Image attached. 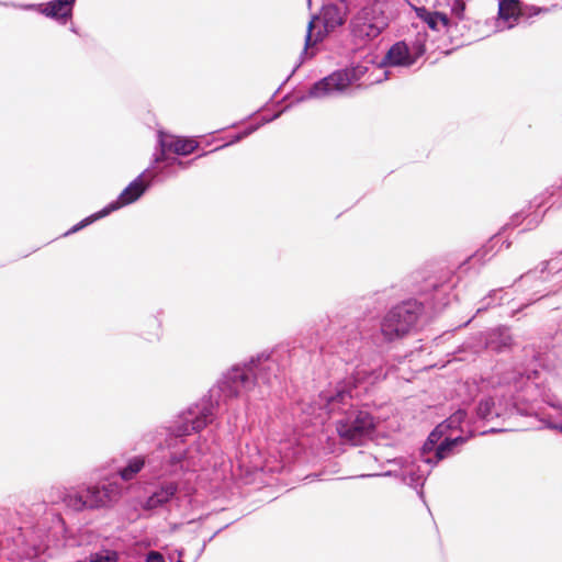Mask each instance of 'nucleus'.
I'll list each match as a JSON object with an SVG mask.
<instances>
[{"label": "nucleus", "instance_id": "nucleus-22", "mask_svg": "<svg viewBox=\"0 0 562 562\" xmlns=\"http://www.w3.org/2000/svg\"><path fill=\"white\" fill-rule=\"evenodd\" d=\"M75 562H122L121 553L111 548L101 547L91 552L88 557Z\"/></svg>", "mask_w": 562, "mask_h": 562}, {"label": "nucleus", "instance_id": "nucleus-7", "mask_svg": "<svg viewBox=\"0 0 562 562\" xmlns=\"http://www.w3.org/2000/svg\"><path fill=\"white\" fill-rule=\"evenodd\" d=\"M503 234V232L498 231L497 234L492 236L486 244H484L480 249H477L471 258L468 259V261L461 263L458 268V271L456 273L451 271H446L445 273L452 274L453 281L456 282L454 286V293H453V300L461 302L464 301L467 303H472L479 299L481 295L480 293L474 292V285H468L464 284V292L462 293L460 286L462 283V276L467 273L469 270L473 269L475 263H480V266H483L485 262L491 260L501 249L502 247H505L508 249L512 246V241L508 239H505L502 241L499 246V237Z\"/></svg>", "mask_w": 562, "mask_h": 562}, {"label": "nucleus", "instance_id": "nucleus-42", "mask_svg": "<svg viewBox=\"0 0 562 562\" xmlns=\"http://www.w3.org/2000/svg\"><path fill=\"white\" fill-rule=\"evenodd\" d=\"M382 80L381 79H375L374 82L379 83L381 82Z\"/></svg>", "mask_w": 562, "mask_h": 562}, {"label": "nucleus", "instance_id": "nucleus-2", "mask_svg": "<svg viewBox=\"0 0 562 562\" xmlns=\"http://www.w3.org/2000/svg\"><path fill=\"white\" fill-rule=\"evenodd\" d=\"M456 282L452 274L441 273L429 279L419 290L424 301L407 299L392 306L372 328L362 325L344 327L338 334L342 360L353 367L345 376L322 390L317 397L301 405L302 423L323 427L330 420L339 439L350 446L363 445L373 434L376 423L367 409L369 403L362 397L385 380L394 366L371 350L396 341L408 335L428 307L434 313L442 312L453 299Z\"/></svg>", "mask_w": 562, "mask_h": 562}, {"label": "nucleus", "instance_id": "nucleus-43", "mask_svg": "<svg viewBox=\"0 0 562 562\" xmlns=\"http://www.w3.org/2000/svg\"><path fill=\"white\" fill-rule=\"evenodd\" d=\"M0 4H2V5H8V3H5V2H0Z\"/></svg>", "mask_w": 562, "mask_h": 562}, {"label": "nucleus", "instance_id": "nucleus-10", "mask_svg": "<svg viewBox=\"0 0 562 562\" xmlns=\"http://www.w3.org/2000/svg\"><path fill=\"white\" fill-rule=\"evenodd\" d=\"M449 12L441 10L440 1L437 0L434 10L422 5L415 7L416 16L431 31L439 32L445 29L451 36L458 32L459 22L465 18V3L464 0H445Z\"/></svg>", "mask_w": 562, "mask_h": 562}, {"label": "nucleus", "instance_id": "nucleus-24", "mask_svg": "<svg viewBox=\"0 0 562 562\" xmlns=\"http://www.w3.org/2000/svg\"><path fill=\"white\" fill-rule=\"evenodd\" d=\"M258 128H259V125H254L252 123H248L241 130H239V131L228 135L226 143H224L221 146L215 147L211 151L212 153L218 151V150L224 149V148H226L228 146L235 145V144L241 142L243 139H245L246 137H248L249 135H251L252 133H255Z\"/></svg>", "mask_w": 562, "mask_h": 562}, {"label": "nucleus", "instance_id": "nucleus-34", "mask_svg": "<svg viewBox=\"0 0 562 562\" xmlns=\"http://www.w3.org/2000/svg\"><path fill=\"white\" fill-rule=\"evenodd\" d=\"M175 553L177 554L178 560H182L184 554H186V549L184 548H177L175 550Z\"/></svg>", "mask_w": 562, "mask_h": 562}, {"label": "nucleus", "instance_id": "nucleus-40", "mask_svg": "<svg viewBox=\"0 0 562 562\" xmlns=\"http://www.w3.org/2000/svg\"><path fill=\"white\" fill-rule=\"evenodd\" d=\"M235 426H238V417H235Z\"/></svg>", "mask_w": 562, "mask_h": 562}, {"label": "nucleus", "instance_id": "nucleus-26", "mask_svg": "<svg viewBox=\"0 0 562 562\" xmlns=\"http://www.w3.org/2000/svg\"><path fill=\"white\" fill-rule=\"evenodd\" d=\"M560 295L561 294H553L552 296H549V294H542L540 296H537L535 299H531V303H535L539 300H544L546 302V307L550 308L551 311H557V310H562V304H558V302L560 301Z\"/></svg>", "mask_w": 562, "mask_h": 562}, {"label": "nucleus", "instance_id": "nucleus-38", "mask_svg": "<svg viewBox=\"0 0 562 562\" xmlns=\"http://www.w3.org/2000/svg\"><path fill=\"white\" fill-rule=\"evenodd\" d=\"M70 31H71L72 33H76V34L78 33V32H77V27H76L75 25H71Z\"/></svg>", "mask_w": 562, "mask_h": 562}, {"label": "nucleus", "instance_id": "nucleus-1", "mask_svg": "<svg viewBox=\"0 0 562 562\" xmlns=\"http://www.w3.org/2000/svg\"><path fill=\"white\" fill-rule=\"evenodd\" d=\"M300 351L289 342H280L234 363L200 401L180 411L168 424L143 435L142 443L150 447L147 454L133 456L117 471L99 474L95 482L67 490L63 502L75 512L109 508L122 496L124 483L145 468L156 477L179 476L206 468L215 453V438L202 430L257 385L269 386L272 380L285 379Z\"/></svg>", "mask_w": 562, "mask_h": 562}, {"label": "nucleus", "instance_id": "nucleus-13", "mask_svg": "<svg viewBox=\"0 0 562 562\" xmlns=\"http://www.w3.org/2000/svg\"><path fill=\"white\" fill-rule=\"evenodd\" d=\"M550 9L548 7L527 4L522 0H498L495 32L512 30L521 21L530 25V19L548 13Z\"/></svg>", "mask_w": 562, "mask_h": 562}, {"label": "nucleus", "instance_id": "nucleus-17", "mask_svg": "<svg viewBox=\"0 0 562 562\" xmlns=\"http://www.w3.org/2000/svg\"><path fill=\"white\" fill-rule=\"evenodd\" d=\"M474 437L475 432L473 430L462 432L456 437L446 436L432 454L426 456L422 461L434 468L438 465L440 461L458 453L462 446Z\"/></svg>", "mask_w": 562, "mask_h": 562}, {"label": "nucleus", "instance_id": "nucleus-36", "mask_svg": "<svg viewBox=\"0 0 562 562\" xmlns=\"http://www.w3.org/2000/svg\"><path fill=\"white\" fill-rule=\"evenodd\" d=\"M549 427L551 430H558L559 432L562 434V424L561 423L552 424Z\"/></svg>", "mask_w": 562, "mask_h": 562}, {"label": "nucleus", "instance_id": "nucleus-11", "mask_svg": "<svg viewBox=\"0 0 562 562\" xmlns=\"http://www.w3.org/2000/svg\"><path fill=\"white\" fill-rule=\"evenodd\" d=\"M386 463L395 464L400 468V470H386L381 473H366L359 475L358 477H401L402 482L415 490L418 498L424 504H426L424 486L427 476L430 474V470L427 472L422 471L418 464V460L415 456L395 457L393 459H387Z\"/></svg>", "mask_w": 562, "mask_h": 562}, {"label": "nucleus", "instance_id": "nucleus-8", "mask_svg": "<svg viewBox=\"0 0 562 562\" xmlns=\"http://www.w3.org/2000/svg\"><path fill=\"white\" fill-rule=\"evenodd\" d=\"M517 346L512 329L507 325H497L486 328L471 335L462 345L458 347L456 353L470 351L472 355H479L483 351L496 355L509 353Z\"/></svg>", "mask_w": 562, "mask_h": 562}, {"label": "nucleus", "instance_id": "nucleus-14", "mask_svg": "<svg viewBox=\"0 0 562 562\" xmlns=\"http://www.w3.org/2000/svg\"><path fill=\"white\" fill-rule=\"evenodd\" d=\"M562 209V183L552 184L544 189L538 196L528 202L526 215V226L519 231V234L532 231L540 225L546 214L550 210Z\"/></svg>", "mask_w": 562, "mask_h": 562}, {"label": "nucleus", "instance_id": "nucleus-3", "mask_svg": "<svg viewBox=\"0 0 562 562\" xmlns=\"http://www.w3.org/2000/svg\"><path fill=\"white\" fill-rule=\"evenodd\" d=\"M427 33L417 32L414 40L406 38L393 43L383 57H379L373 50L364 53L363 63H349L348 66L337 69L331 74L315 81L306 91H293L290 95L292 105L311 99H321L335 93H341L348 86L357 82L369 70V66L378 69L411 68L426 52ZM384 79L390 71L384 70Z\"/></svg>", "mask_w": 562, "mask_h": 562}, {"label": "nucleus", "instance_id": "nucleus-23", "mask_svg": "<svg viewBox=\"0 0 562 562\" xmlns=\"http://www.w3.org/2000/svg\"><path fill=\"white\" fill-rule=\"evenodd\" d=\"M539 266L553 283H558L562 280V251L549 260L541 261Z\"/></svg>", "mask_w": 562, "mask_h": 562}, {"label": "nucleus", "instance_id": "nucleus-28", "mask_svg": "<svg viewBox=\"0 0 562 562\" xmlns=\"http://www.w3.org/2000/svg\"><path fill=\"white\" fill-rule=\"evenodd\" d=\"M19 8L24 11H35L43 15V10H45V3H23L19 4Z\"/></svg>", "mask_w": 562, "mask_h": 562}, {"label": "nucleus", "instance_id": "nucleus-9", "mask_svg": "<svg viewBox=\"0 0 562 562\" xmlns=\"http://www.w3.org/2000/svg\"><path fill=\"white\" fill-rule=\"evenodd\" d=\"M553 367L550 352L535 345H528L522 348V359L510 372L507 382L513 383L516 389H521L527 382L539 386L538 381L541 380L542 374L550 372Z\"/></svg>", "mask_w": 562, "mask_h": 562}, {"label": "nucleus", "instance_id": "nucleus-19", "mask_svg": "<svg viewBox=\"0 0 562 562\" xmlns=\"http://www.w3.org/2000/svg\"><path fill=\"white\" fill-rule=\"evenodd\" d=\"M469 418L463 422V428H467V431L473 430L476 434V423L479 422H490L496 417H499V413L496 411L495 401L491 396L482 397L473 411L470 413L468 411Z\"/></svg>", "mask_w": 562, "mask_h": 562}, {"label": "nucleus", "instance_id": "nucleus-20", "mask_svg": "<svg viewBox=\"0 0 562 562\" xmlns=\"http://www.w3.org/2000/svg\"><path fill=\"white\" fill-rule=\"evenodd\" d=\"M77 0H49L45 3L43 15L66 25L74 16V8Z\"/></svg>", "mask_w": 562, "mask_h": 562}, {"label": "nucleus", "instance_id": "nucleus-21", "mask_svg": "<svg viewBox=\"0 0 562 562\" xmlns=\"http://www.w3.org/2000/svg\"><path fill=\"white\" fill-rule=\"evenodd\" d=\"M503 293H504V288H497V289L490 290L486 295H484L483 297H481L477 301L479 306H477L475 313L468 321H465L463 324H461L459 327L468 326L473 321V318L475 316L481 315L482 313L486 312L487 310H490L492 307L501 305L502 301L504 299Z\"/></svg>", "mask_w": 562, "mask_h": 562}, {"label": "nucleus", "instance_id": "nucleus-25", "mask_svg": "<svg viewBox=\"0 0 562 562\" xmlns=\"http://www.w3.org/2000/svg\"><path fill=\"white\" fill-rule=\"evenodd\" d=\"M108 210L104 209V206L90 214L89 216L82 218L81 221H79L78 223H76L75 225H72L65 234L64 236H69V235H72V234H76L78 233L79 231L86 228L87 226L91 225L92 223H94L95 221H99L101 218H104L106 216H109V213L106 212Z\"/></svg>", "mask_w": 562, "mask_h": 562}, {"label": "nucleus", "instance_id": "nucleus-18", "mask_svg": "<svg viewBox=\"0 0 562 562\" xmlns=\"http://www.w3.org/2000/svg\"><path fill=\"white\" fill-rule=\"evenodd\" d=\"M547 283L553 282L546 276L543 269L538 265L517 277L510 286L516 285L517 290H520L521 292H531L533 295H537L547 290Z\"/></svg>", "mask_w": 562, "mask_h": 562}, {"label": "nucleus", "instance_id": "nucleus-33", "mask_svg": "<svg viewBox=\"0 0 562 562\" xmlns=\"http://www.w3.org/2000/svg\"><path fill=\"white\" fill-rule=\"evenodd\" d=\"M228 525L225 526V528L227 527ZM224 529V527L217 529L207 540H204L203 544H202V548L199 549V555L205 550L206 548V544L209 542H211L222 530Z\"/></svg>", "mask_w": 562, "mask_h": 562}, {"label": "nucleus", "instance_id": "nucleus-30", "mask_svg": "<svg viewBox=\"0 0 562 562\" xmlns=\"http://www.w3.org/2000/svg\"><path fill=\"white\" fill-rule=\"evenodd\" d=\"M145 562H167V561L160 552L151 550L145 555Z\"/></svg>", "mask_w": 562, "mask_h": 562}, {"label": "nucleus", "instance_id": "nucleus-6", "mask_svg": "<svg viewBox=\"0 0 562 562\" xmlns=\"http://www.w3.org/2000/svg\"><path fill=\"white\" fill-rule=\"evenodd\" d=\"M347 10H348V3L346 0H328L327 2H324L319 15H321V22L322 27L314 34V20L318 16L316 14H312L311 19L307 23L306 27V34L304 38V48L302 49L300 54L299 61L294 65L289 76L284 79V81L281 83V86L278 88L276 93L285 85V82L293 76V74L301 67V65L304 63V58L307 54V48L312 45H315L317 42L322 41L323 37L334 31H336L338 27H340L347 16Z\"/></svg>", "mask_w": 562, "mask_h": 562}, {"label": "nucleus", "instance_id": "nucleus-16", "mask_svg": "<svg viewBox=\"0 0 562 562\" xmlns=\"http://www.w3.org/2000/svg\"><path fill=\"white\" fill-rule=\"evenodd\" d=\"M469 414L467 408H458L454 413H452L445 420L439 423L435 428L428 434L424 443L419 448V459L420 461L428 454H432L436 450L437 446L441 441H443L449 430H462L463 431V422L468 420Z\"/></svg>", "mask_w": 562, "mask_h": 562}, {"label": "nucleus", "instance_id": "nucleus-41", "mask_svg": "<svg viewBox=\"0 0 562 562\" xmlns=\"http://www.w3.org/2000/svg\"><path fill=\"white\" fill-rule=\"evenodd\" d=\"M308 8H311L312 1L307 0Z\"/></svg>", "mask_w": 562, "mask_h": 562}, {"label": "nucleus", "instance_id": "nucleus-5", "mask_svg": "<svg viewBox=\"0 0 562 562\" xmlns=\"http://www.w3.org/2000/svg\"><path fill=\"white\" fill-rule=\"evenodd\" d=\"M387 25L385 16L374 7L361 8L349 22V31L353 47L350 49L352 56L350 63H363V52L373 50L375 41L380 36L382 30Z\"/></svg>", "mask_w": 562, "mask_h": 562}, {"label": "nucleus", "instance_id": "nucleus-32", "mask_svg": "<svg viewBox=\"0 0 562 562\" xmlns=\"http://www.w3.org/2000/svg\"><path fill=\"white\" fill-rule=\"evenodd\" d=\"M509 429L507 428H497V427H492L490 429H485V430H481V431H477L476 430V435H480V436H486V435H494V434H501V432H506L508 431Z\"/></svg>", "mask_w": 562, "mask_h": 562}, {"label": "nucleus", "instance_id": "nucleus-37", "mask_svg": "<svg viewBox=\"0 0 562 562\" xmlns=\"http://www.w3.org/2000/svg\"><path fill=\"white\" fill-rule=\"evenodd\" d=\"M150 321H151L153 323H156L158 327L160 326V323L158 322V319H157L155 316H151V317H150Z\"/></svg>", "mask_w": 562, "mask_h": 562}, {"label": "nucleus", "instance_id": "nucleus-29", "mask_svg": "<svg viewBox=\"0 0 562 562\" xmlns=\"http://www.w3.org/2000/svg\"><path fill=\"white\" fill-rule=\"evenodd\" d=\"M543 402L549 405L550 407H552L553 409L562 413V402L560 400H558L555 396H544L543 397Z\"/></svg>", "mask_w": 562, "mask_h": 562}, {"label": "nucleus", "instance_id": "nucleus-39", "mask_svg": "<svg viewBox=\"0 0 562 562\" xmlns=\"http://www.w3.org/2000/svg\"><path fill=\"white\" fill-rule=\"evenodd\" d=\"M169 561H170V562H184L183 560H176V561H175L172 557H169Z\"/></svg>", "mask_w": 562, "mask_h": 562}, {"label": "nucleus", "instance_id": "nucleus-31", "mask_svg": "<svg viewBox=\"0 0 562 562\" xmlns=\"http://www.w3.org/2000/svg\"><path fill=\"white\" fill-rule=\"evenodd\" d=\"M282 112L283 111L276 112V113H272L270 115H265V116L261 117L260 122L252 123V124L254 125H259V128H260L261 126H263V125H266L268 123H271V122L276 121L277 119H279Z\"/></svg>", "mask_w": 562, "mask_h": 562}, {"label": "nucleus", "instance_id": "nucleus-27", "mask_svg": "<svg viewBox=\"0 0 562 562\" xmlns=\"http://www.w3.org/2000/svg\"><path fill=\"white\" fill-rule=\"evenodd\" d=\"M527 217L528 216L526 215V209H522V210L514 213L510 216L509 222L506 223L499 231L504 233L508 228L518 227L520 224H522V222H525V220Z\"/></svg>", "mask_w": 562, "mask_h": 562}, {"label": "nucleus", "instance_id": "nucleus-35", "mask_svg": "<svg viewBox=\"0 0 562 562\" xmlns=\"http://www.w3.org/2000/svg\"><path fill=\"white\" fill-rule=\"evenodd\" d=\"M541 422L543 424L542 427L546 428V429H550L549 426L552 425V424H555L554 422L551 420L550 417H547V418L542 419Z\"/></svg>", "mask_w": 562, "mask_h": 562}, {"label": "nucleus", "instance_id": "nucleus-12", "mask_svg": "<svg viewBox=\"0 0 562 562\" xmlns=\"http://www.w3.org/2000/svg\"><path fill=\"white\" fill-rule=\"evenodd\" d=\"M182 476H168L170 480L148 483L135 497V508L139 516L149 517L164 508L175 497Z\"/></svg>", "mask_w": 562, "mask_h": 562}, {"label": "nucleus", "instance_id": "nucleus-15", "mask_svg": "<svg viewBox=\"0 0 562 562\" xmlns=\"http://www.w3.org/2000/svg\"><path fill=\"white\" fill-rule=\"evenodd\" d=\"M162 180H158V173L156 169H144L137 177H135L116 196L115 200L104 205L106 212L112 214L122 207L128 206L139 201L150 188Z\"/></svg>", "mask_w": 562, "mask_h": 562}, {"label": "nucleus", "instance_id": "nucleus-4", "mask_svg": "<svg viewBox=\"0 0 562 562\" xmlns=\"http://www.w3.org/2000/svg\"><path fill=\"white\" fill-rule=\"evenodd\" d=\"M199 147L194 136H179L160 128L156 133V144L150 157L148 169H156L158 180L176 177L178 169L190 168L199 158L207 156L212 151H203L189 160H182Z\"/></svg>", "mask_w": 562, "mask_h": 562}]
</instances>
